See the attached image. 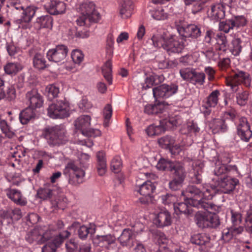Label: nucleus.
Returning a JSON list of instances; mask_svg holds the SVG:
<instances>
[{"instance_id": "nucleus-1", "label": "nucleus", "mask_w": 252, "mask_h": 252, "mask_svg": "<svg viewBox=\"0 0 252 252\" xmlns=\"http://www.w3.org/2000/svg\"><path fill=\"white\" fill-rule=\"evenodd\" d=\"M218 189L209 186L203 187L200 190L197 186L189 185L185 191L182 192L184 196L187 197L185 202H180L174 204V209L177 215L188 214L191 213V206L198 209L216 210L217 205L209 200L213 198V195Z\"/></svg>"}, {"instance_id": "nucleus-2", "label": "nucleus", "mask_w": 252, "mask_h": 252, "mask_svg": "<svg viewBox=\"0 0 252 252\" xmlns=\"http://www.w3.org/2000/svg\"><path fill=\"white\" fill-rule=\"evenodd\" d=\"M221 118L225 120H228L235 122L238 119L237 124H236L237 134L241 140L245 142H249L252 137V131L247 119L245 117H239V114L236 110L232 107L226 108L221 114Z\"/></svg>"}, {"instance_id": "nucleus-3", "label": "nucleus", "mask_w": 252, "mask_h": 252, "mask_svg": "<svg viewBox=\"0 0 252 252\" xmlns=\"http://www.w3.org/2000/svg\"><path fill=\"white\" fill-rule=\"evenodd\" d=\"M151 41L155 47H162L169 54L181 53L186 46L183 38L173 35L169 37L154 36Z\"/></svg>"}, {"instance_id": "nucleus-4", "label": "nucleus", "mask_w": 252, "mask_h": 252, "mask_svg": "<svg viewBox=\"0 0 252 252\" xmlns=\"http://www.w3.org/2000/svg\"><path fill=\"white\" fill-rule=\"evenodd\" d=\"M78 11L81 16L77 19L76 22L79 26H89L92 23L97 22L100 17L99 13L95 9L94 3L91 1L80 4Z\"/></svg>"}, {"instance_id": "nucleus-5", "label": "nucleus", "mask_w": 252, "mask_h": 252, "mask_svg": "<svg viewBox=\"0 0 252 252\" xmlns=\"http://www.w3.org/2000/svg\"><path fill=\"white\" fill-rule=\"evenodd\" d=\"M251 82V77L249 72L238 69L225 77L226 85L230 87L234 92L239 90V86L241 84L247 88L250 87Z\"/></svg>"}, {"instance_id": "nucleus-6", "label": "nucleus", "mask_w": 252, "mask_h": 252, "mask_svg": "<svg viewBox=\"0 0 252 252\" xmlns=\"http://www.w3.org/2000/svg\"><path fill=\"white\" fill-rule=\"evenodd\" d=\"M42 135L52 146L64 144L68 140L66 131L61 126L46 127L43 130Z\"/></svg>"}, {"instance_id": "nucleus-7", "label": "nucleus", "mask_w": 252, "mask_h": 252, "mask_svg": "<svg viewBox=\"0 0 252 252\" xmlns=\"http://www.w3.org/2000/svg\"><path fill=\"white\" fill-rule=\"evenodd\" d=\"M81 162L71 161L65 166L63 173L68 177V183L73 186H78L85 182V171Z\"/></svg>"}, {"instance_id": "nucleus-8", "label": "nucleus", "mask_w": 252, "mask_h": 252, "mask_svg": "<svg viewBox=\"0 0 252 252\" xmlns=\"http://www.w3.org/2000/svg\"><path fill=\"white\" fill-rule=\"evenodd\" d=\"M216 210L210 209H205L207 212H198L195 216V221L197 225L201 228H216L220 224V221L218 215L211 211H218L220 208L217 206Z\"/></svg>"}, {"instance_id": "nucleus-9", "label": "nucleus", "mask_w": 252, "mask_h": 252, "mask_svg": "<svg viewBox=\"0 0 252 252\" xmlns=\"http://www.w3.org/2000/svg\"><path fill=\"white\" fill-rule=\"evenodd\" d=\"M69 106L65 99L57 100L49 105L47 115L52 119H62L67 117L69 115Z\"/></svg>"}, {"instance_id": "nucleus-10", "label": "nucleus", "mask_w": 252, "mask_h": 252, "mask_svg": "<svg viewBox=\"0 0 252 252\" xmlns=\"http://www.w3.org/2000/svg\"><path fill=\"white\" fill-rule=\"evenodd\" d=\"M180 73L184 80L194 85L200 86L205 83L206 76L202 72L197 71L193 69L185 68L180 70Z\"/></svg>"}, {"instance_id": "nucleus-11", "label": "nucleus", "mask_w": 252, "mask_h": 252, "mask_svg": "<svg viewBox=\"0 0 252 252\" xmlns=\"http://www.w3.org/2000/svg\"><path fill=\"white\" fill-rule=\"evenodd\" d=\"M220 180H219L218 187L208 185V186L215 188L218 189L217 192L213 195V197L216 194L219 193L220 192L224 193H230L234 190L236 185L239 183L238 179L231 178L228 175L225 177H220ZM206 186H207V185H205L203 187Z\"/></svg>"}, {"instance_id": "nucleus-12", "label": "nucleus", "mask_w": 252, "mask_h": 252, "mask_svg": "<svg viewBox=\"0 0 252 252\" xmlns=\"http://www.w3.org/2000/svg\"><path fill=\"white\" fill-rule=\"evenodd\" d=\"M220 95V91L216 90L213 91L203 100L201 111L204 117H208L211 114L213 108H214L218 103L219 96Z\"/></svg>"}, {"instance_id": "nucleus-13", "label": "nucleus", "mask_w": 252, "mask_h": 252, "mask_svg": "<svg viewBox=\"0 0 252 252\" xmlns=\"http://www.w3.org/2000/svg\"><path fill=\"white\" fill-rule=\"evenodd\" d=\"M68 52L67 46L59 44L49 49L46 54L48 60L56 63L63 62Z\"/></svg>"}, {"instance_id": "nucleus-14", "label": "nucleus", "mask_w": 252, "mask_h": 252, "mask_svg": "<svg viewBox=\"0 0 252 252\" xmlns=\"http://www.w3.org/2000/svg\"><path fill=\"white\" fill-rule=\"evenodd\" d=\"M216 43L220 45V49L225 48L227 44L225 36L222 33H217L213 30H207L205 33L203 43L211 46Z\"/></svg>"}, {"instance_id": "nucleus-15", "label": "nucleus", "mask_w": 252, "mask_h": 252, "mask_svg": "<svg viewBox=\"0 0 252 252\" xmlns=\"http://www.w3.org/2000/svg\"><path fill=\"white\" fill-rule=\"evenodd\" d=\"M38 9V8L34 5H31L23 9L20 18L16 20L19 27L25 29L29 28L30 23Z\"/></svg>"}, {"instance_id": "nucleus-16", "label": "nucleus", "mask_w": 252, "mask_h": 252, "mask_svg": "<svg viewBox=\"0 0 252 252\" xmlns=\"http://www.w3.org/2000/svg\"><path fill=\"white\" fill-rule=\"evenodd\" d=\"M168 107L166 109V113H162V116H159L161 119L159 121L165 128V130L168 128H171L173 126H177L182 123V119L180 116L176 114L169 115L167 110Z\"/></svg>"}, {"instance_id": "nucleus-17", "label": "nucleus", "mask_w": 252, "mask_h": 252, "mask_svg": "<svg viewBox=\"0 0 252 252\" xmlns=\"http://www.w3.org/2000/svg\"><path fill=\"white\" fill-rule=\"evenodd\" d=\"M171 174L172 180L169 183V188L172 190H179L182 188L186 177L185 169L183 166L178 167Z\"/></svg>"}, {"instance_id": "nucleus-18", "label": "nucleus", "mask_w": 252, "mask_h": 252, "mask_svg": "<svg viewBox=\"0 0 252 252\" xmlns=\"http://www.w3.org/2000/svg\"><path fill=\"white\" fill-rule=\"evenodd\" d=\"M177 29L179 34L184 37L196 39L201 35L200 25L189 24L186 27L178 26Z\"/></svg>"}, {"instance_id": "nucleus-19", "label": "nucleus", "mask_w": 252, "mask_h": 252, "mask_svg": "<svg viewBox=\"0 0 252 252\" xmlns=\"http://www.w3.org/2000/svg\"><path fill=\"white\" fill-rule=\"evenodd\" d=\"M70 235L67 230L60 232L52 240V242L46 244L42 249V252H56L57 248Z\"/></svg>"}, {"instance_id": "nucleus-20", "label": "nucleus", "mask_w": 252, "mask_h": 252, "mask_svg": "<svg viewBox=\"0 0 252 252\" xmlns=\"http://www.w3.org/2000/svg\"><path fill=\"white\" fill-rule=\"evenodd\" d=\"M214 170V174L219 177L218 180L220 177H225L228 175H233L237 173V167L236 165H224L216 162Z\"/></svg>"}, {"instance_id": "nucleus-21", "label": "nucleus", "mask_w": 252, "mask_h": 252, "mask_svg": "<svg viewBox=\"0 0 252 252\" xmlns=\"http://www.w3.org/2000/svg\"><path fill=\"white\" fill-rule=\"evenodd\" d=\"M205 121L214 134L224 133L228 130V126L222 118L221 119H213L211 121L208 116L205 117Z\"/></svg>"}, {"instance_id": "nucleus-22", "label": "nucleus", "mask_w": 252, "mask_h": 252, "mask_svg": "<svg viewBox=\"0 0 252 252\" xmlns=\"http://www.w3.org/2000/svg\"><path fill=\"white\" fill-rule=\"evenodd\" d=\"M26 98L29 106L34 110L43 106V96L36 90H32L27 93Z\"/></svg>"}, {"instance_id": "nucleus-23", "label": "nucleus", "mask_w": 252, "mask_h": 252, "mask_svg": "<svg viewBox=\"0 0 252 252\" xmlns=\"http://www.w3.org/2000/svg\"><path fill=\"white\" fill-rule=\"evenodd\" d=\"M37 195L38 198L43 200H50L52 207L54 209L60 208L59 202L55 198L54 192L52 189L48 188H41L38 189Z\"/></svg>"}, {"instance_id": "nucleus-24", "label": "nucleus", "mask_w": 252, "mask_h": 252, "mask_svg": "<svg viewBox=\"0 0 252 252\" xmlns=\"http://www.w3.org/2000/svg\"><path fill=\"white\" fill-rule=\"evenodd\" d=\"M45 7L49 14L54 15L63 14L65 12L66 9L65 3L60 0L49 1Z\"/></svg>"}, {"instance_id": "nucleus-25", "label": "nucleus", "mask_w": 252, "mask_h": 252, "mask_svg": "<svg viewBox=\"0 0 252 252\" xmlns=\"http://www.w3.org/2000/svg\"><path fill=\"white\" fill-rule=\"evenodd\" d=\"M156 189V187L154 183L150 181L144 182L140 185L138 189L139 193L145 196L144 198H140V201L142 203L145 204L148 202L149 197Z\"/></svg>"}, {"instance_id": "nucleus-26", "label": "nucleus", "mask_w": 252, "mask_h": 252, "mask_svg": "<svg viewBox=\"0 0 252 252\" xmlns=\"http://www.w3.org/2000/svg\"><path fill=\"white\" fill-rule=\"evenodd\" d=\"M175 141V140L173 137L166 135L159 138L158 143L162 148L169 149L172 154L175 155L179 154L181 149L179 147L174 146Z\"/></svg>"}, {"instance_id": "nucleus-27", "label": "nucleus", "mask_w": 252, "mask_h": 252, "mask_svg": "<svg viewBox=\"0 0 252 252\" xmlns=\"http://www.w3.org/2000/svg\"><path fill=\"white\" fill-rule=\"evenodd\" d=\"M91 117L88 115H82L80 116L75 122L76 128L81 131L83 134L89 135L91 132Z\"/></svg>"}, {"instance_id": "nucleus-28", "label": "nucleus", "mask_w": 252, "mask_h": 252, "mask_svg": "<svg viewBox=\"0 0 252 252\" xmlns=\"http://www.w3.org/2000/svg\"><path fill=\"white\" fill-rule=\"evenodd\" d=\"M135 240L133 232L129 228L124 229L118 238V241L122 246L128 248L134 246Z\"/></svg>"}, {"instance_id": "nucleus-29", "label": "nucleus", "mask_w": 252, "mask_h": 252, "mask_svg": "<svg viewBox=\"0 0 252 252\" xmlns=\"http://www.w3.org/2000/svg\"><path fill=\"white\" fill-rule=\"evenodd\" d=\"M208 14L210 18L218 21L225 16V11L223 4L217 3L212 5L211 9L208 11Z\"/></svg>"}, {"instance_id": "nucleus-30", "label": "nucleus", "mask_w": 252, "mask_h": 252, "mask_svg": "<svg viewBox=\"0 0 252 252\" xmlns=\"http://www.w3.org/2000/svg\"><path fill=\"white\" fill-rule=\"evenodd\" d=\"M96 164L97 172L99 176L105 174L107 169V162L106 155L104 151H100L96 153Z\"/></svg>"}, {"instance_id": "nucleus-31", "label": "nucleus", "mask_w": 252, "mask_h": 252, "mask_svg": "<svg viewBox=\"0 0 252 252\" xmlns=\"http://www.w3.org/2000/svg\"><path fill=\"white\" fill-rule=\"evenodd\" d=\"M167 105H165L163 102H157L155 104H148L145 106L144 112L148 114L162 115L166 113Z\"/></svg>"}, {"instance_id": "nucleus-32", "label": "nucleus", "mask_w": 252, "mask_h": 252, "mask_svg": "<svg viewBox=\"0 0 252 252\" xmlns=\"http://www.w3.org/2000/svg\"><path fill=\"white\" fill-rule=\"evenodd\" d=\"M182 165L179 162H173L164 158H161L157 164V168L162 171H169L171 173L177 169L181 167Z\"/></svg>"}, {"instance_id": "nucleus-33", "label": "nucleus", "mask_w": 252, "mask_h": 252, "mask_svg": "<svg viewBox=\"0 0 252 252\" xmlns=\"http://www.w3.org/2000/svg\"><path fill=\"white\" fill-rule=\"evenodd\" d=\"M155 223L158 227H163L171 225L172 218L167 211L159 212L154 220Z\"/></svg>"}, {"instance_id": "nucleus-34", "label": "nucleus", "mask_w": 252, "mask_h": 252, "mask_svg": "<svg viewBox=\"0 0 252 252\" xmlns=\"http://www.w3.org/2000/svg\"><path fill=\"white\" fill-rule=\"evenodd\" d=\"M7 197L15 203L24 206L27 204V200L23 197L21 192L16 189H8L6 190Z\"/></svg>"}, {"instance_id": "nucleus-35", "label": "nucleus", "mask_w": 252, "mask_h": 252, "mask_svg": "<svg viewBox=\"0 0 252 252\" xmlns=\"http://www.w3.org/2000/svg\"><path fill=\"white\" fill-rule=\"evenodd\" d=\"M243 229L241 227H230L224 229L222 232L221 238L225 242H229L233 237L241 234Z\"/></svg>"}, {"instance_id": "nucleus-36", "label": "nucleus", "mask_w": 252, "mask_h": 252, "mask_svg": "<svg viewBox=\"0 0 252 252\" xmlns=\"http://www.w3.org/2000/svg\"><path fill=\"white\" fill-rule=\"evenodd\" d=\"M42 238L41 228L36 227L27 234L26 240L30 243L42 244Z\"/></svg>"}, {"instance_id": "nucleus-37", "label": "nucleus", "mask_w": 252, "mask_h": 252, "mask_svg": "<svg viewBox=\"0 0 252 252\" xmlns=\"http://www.w3.org/2000/svg\"><path fill=\"white\" fill-rule=\"evenodd\" d=\"M134 9L133 1L131 0H125L122 3L120 9V14L123 18L130 17Z\"/></svg>"}, {"instance_id": "nucleus-38", "label": "nucleus", "mask_w": 252, "mask_h": 252, "mask_svg": "<svg viewBox=\"0 0 252 252\" xmlns=\"http://www.w3.org/2000/svg\"><path fill=\"white\" fill-rule=\"evenodd\" d=\"M210 240V237L205 234H194L190 238L191 243L200 246L207 245L209 243Z\"/></svg>"}, {"instance_id": "nucleus-39", "label": "nucleus", "mask_w": 252, "mask_h": 252, "mask_svg": "<svg viewBox=\"0 0 252 252\" xmlns=\"http://www.w3.org/2000/svg\"><path fill=\"white\" fill-rule=\"evenodd\" d=\"M34 109L28 107L23 110L19 114V120L23 125L27 124L30 120L34 118L35 113Z\"/></svg>"}, {"instance_id": "nucleus-40", "label": "nucleus", "mask_w": 252, "mask_h": 252, "mask_svg": "<svg viewBox=\"0 0 252 252\" xmlns=\"http://www.w3.org/2000/svg\"><path fill=\"white\" fill-rule=\"evenodd\" d=\"M95 232V229L94 227L87 226L86 225L81 226L77 230L78 237L82 240H86L89 235H92Z\"/></svg>"}, {"instance_id": "nucleus-41", "label": "nucleus", "mask_w": 252, "mask_h": 252, "mask_svg": "<svg viewBox=\"0 0 252 252\" xmlns=\"http://www.w3.org/2000/svg\"><path fill=\"white\" fill-rule=\"evenodd\" d=\"M230 62L229 58H223L218 62L219 69L226 73V75L223 74L224 77L229 75L234 71L231 68Z\"/></svg>"}, {"instance_id": "nucleus-42", "label": "nucleus", "mask_w": 252, "mask_h": 252, "mask_svg": "<svg viewBox=\"0 0 252 252\" xmlns=\"http://www.w3.org/2000/svg\"><path fill=\"white\" fill-rule=\"evenodd\" d=\"M112 65L111 61L108 60L102 67V74L109 85H111L113 81L112 77Z\"/></svg>"}, {"instance_id": "nucleus-43", "label": "nucleus", "mask_w": 252, "mask_h": 252, "mask_svg": "<svg viewBox=\"0 0 252 252\" xmlns=\"http://www.w3.org/2000/svg\"><path fill=\"white\" fill-rule=\"evenodd\" d=\"M22 68V65L18 63H7L4 66L5 72L9 75H15Z\"/></svg>"}, {"instance_id": "nucleus-44", "label": "nucleus", "mask_w": 252, "mask_h": 252, "mask_svg": "<svg viewBox=\"0 0 252 252\" xmlns=\"http://www.w3.org/2000/svg\"><path fill=\"white\" fill-rule=\"evenodd\" d=\"M231 221L232 227H241L244 229V225L242 223V216L240 213L231 210Z\"/></svg>"}, {"instance_id": "nucleus-45", "label": "nucleus", "mask_w": 252, "mask_h": 252, "mask_svg": "<svg viewBox=\"0 0 252 252\" xmlns=\"http://www.w3.org/2000/svg\"><path fill=\"white\" fill-rule=\"evenodd\" d=\"M60 92L59 87L54 84L47 86L45 89V95L49 100H52L57 97Z\"/></svg>"}, {"instance_id": "nucleus-46", "label": "nucleus", "mask_w": 252, "mask_h": 252, "mask_svg": "<svg viewBox=\"0 0 252 252\" xmlns=\"http://www.w3.org/2000/svg\"><path fill=\"white\" fill-rule=\"evenodd\" d=\"M153 93L154 96L156 99L159 98L164 99L168 98V96H167V93L166 89V84H162L153 88Z\"/></svg>"}, {"instance_id": "nucleus-47", "label": "nucleus", "mask_w": 252, "mask_h": 252, "mask_svg": "<svg viewBox=\"0 0 252 252\" xmlns=\"http://www.w3.org/2000/svg\"><path fill=\"white\" fill-rule=\"evenodd\" d=\"M40 156L42 158V159H38L35 168L32 169V172L34 174H38L43 167L44 161H46L51 158L48 153L43 151L40 152Z\"/></svg>"}, {"instance_id": "nucleus-48", "label": "nucleus", "mask_w": 252, "mask_h": 252, "mask_svg": "<svg viewBox=\"0 0 252 252\" xmlns=\"http://www.w3.org/2000/svg\"><path fill=\"white\" fill-rule=\"evenodd\" d=\"M53 19L50 15H45L38 17L36 19V24L39 28H50L52 27Z\"/></svg>"}, {"instance_id": "nucleus-49", "label": "nucleus", "mask_w": 252, "mask_h": 252, "mask_svg": "<svg viewBox=\"0 0 252 252\" xmlns=\"http://www.w3.org/2000/svg\"><path fill=\"white\" fill-rule=\"evenodd\" d=\"M33 64L34 67L39 70L44 69L47 67L45 59L40 54H35L33 59Z\"/></svg>"}, {"instance_id": "nucleus-50", "label": "nucleus", "mask_w": 252, "mask_h": 252, "mask_svg": "<svg viewBox=\"0 0 252 252\" xmlns=\"http://www.w3.org/2000/svg\"><path fill=\"white\" fill-rule=\"evenodd\" d=\"M165 128L160 124V125L155 126L151 125L149 126L146 129V132L150 136L158 135L165 131Z\"/></svg>"}, {"instance_id": "nucleus-51", "label": "nucleus", "mask_w": 252, "mask_h": 252, "mask_svg": "<svg viewBox=\"0 0 252 252\" xmlns=\"http://www.w3.org/2000/svg\"><path fill=\"white\" fill-rule=\"evenodd\" d=\"M250 93L247 90H243L242 92H238L236 94L237 103L240 106H245L247 104Z\"/></svg>"}, {"instance_id": "nucleus-52", "label": "nucleus", "mask_w": 252, "mask_h": 252, "mask_svg": "<svg viewBox=\"0 0 252 252\" xmlns=\"http://www.w3.org/2000/svg\"><path fill=\"white\" fill-rule=\"evenodd\" d=\"M162 79V76H158L157 75H150L147 77L145 80V86L143 87L147 88H151L153 86L158 84V82H160Z\"/></svg>"}, {"instance_id": "nucleus-53", "label": "nucleus", "mask_w": 252, "mask_h": 252, "mask_svg": "<svg viewBox=\"0 0 252 252\" xmlns=\"http://www.w3.org/2000/svg\"><path fill=\"white\" fill-rule=\"evenodd\" d=\"M234 28L233 22L230 19H226L225 21L220 22L219 24V29L225 33H228Z\"/></svg>"}, {"instance_id": "nucleus-54", "label": "nucleus", "mask_w": 252, "mask_h": 252, "mask_svg": "<svg viewBox=\"0 0 252 252\" xmlns=\"http://www.w3.org/2000/svg\"><path fill=\"white\" fill-rule=\"evenodd\" d=\"M231 19L233 23L234 28L236 29L246 26L248 23L247 19L243 15L233 16Z\"/></svg>"}, {"instance_id": "nucleus-55", "label": "nucleus", "mask_w": 252, "mask_h": 252, "mask_svg": "<svg viewBox=\"0 0 252 252\" xmlns=\"http://www.w3.org/2000/svg\"><path fill=\"white\" fill-rule=\"evenodd\" d=\"M241 40L239 38H235L232 41V45L230 51L232 54L236 56H238L242 51Z\"/></svg>"}, {"instance_id": "nucleus-56", "label": "nucleus", "mask_w": 252, "mask_h": 252, "mask_svg": "<svg viewBox=\"0 0 252 252\" xmlns=\"http://www.w3.org/2000/svg\"><path fill=\"white\" fill-rule=\"evenodd\" d=\"M122 163L120 158L118 156L115 157L112 160L110 164L111 170L115 173L120 171Z\"/></svg>"}, {"instance_id": "nucleus-57", "label": "nucleus", "mask_w": 252, "mask_h": 252, "mask_svg": "<svg viewBox=\"0 0 252 252\" xmlns=\"http://www.w3.org/2000/svg\"><path fill=\"white\" fill-rule=\"evenodd\" d=\"M112 108L110 104H107L103 110L104 118V126L106 127L109 125V121L112 117Z\"/></svg>"}, {"instance_id": "nucleus-58", "label": "nucleus", "mask_w": 252, "mask_h": 252, "mask_svg": "<svg viewBox=\"0 0 252 252\" xmlns=\"http://www.w3.org/2000/svg\"><path fill=\"white\" fill-rule=\"evenodd\" d=\"M160 199L164 205H169L172 204L173 206H174V204H175L177 200V197L175 195L167 193L165 195L161 196Z\"/></svg>"}, {"instance_id": "nucleus-59", "label": "nucleus", "mask_w": 252, "mask_h": 252, "mask_svg": "<svg viewBox=\"0 0 252 252\" xmlns=\"http://www.w3.org/2000/svg\"><path fill=\"white\" fill-rule=\"evenodd\" d=\"M0 128L2 132L9 137H11L14 134L11 128L8 125L7 122L4 120H1L0 121Z\"/></svg>"}, {"instance_id": "nucleus-60", "label": "nucleus", "mask_w": 252, "mask_h": 252, "mask_svg": "<svg viewBox=\"0 0 252 252\" xmlns=\"http://www.w3.org/2000/svg\"><path fill=\"white\" fill-rule=\"evenodd\" d=\"M202 52L209 60L216 61L219 57L218 52L214 51L211 47H210L207 50H204Z\"/></svg>"}, {"instance_id": "nucleus-61", "label": "nucleus", "mask_w": 252, "mask_h": 252, "mask_svg": "<svg viewBox=\"0 0 252 252\" xmlns=\"http://www.w3.org/2000/svg\"><path fill=\"white\" fill-rule=\"evenodd\" d=\"M243 225L244 227H245L248 231L252 233V209H249L247 211L245 223Z\"/></svg>"}, {"instance_id": "nucleus-62", "label": "nucleus", "mask_w": 252, "mask_h": 252, "mask_svg": "<svg viewBox=\"0 0 252 252\" xmlns=\"http://www.w3.org/2000/svg\"><path fill=\"white\" fill-rule=\"evenodd\" d=\"M71 58L75 63L79 64L83 60L84 55L80 50H74L71 53Z\"/></svg>"}, {"instance_id": "nucleus-63", "label": "nucleus", "mask_w": 252, "mask_h": 252, "mask_svg": "<svg viewBox=\"0 0 252 252\" xmlns=\"http://www.w3.org/2000/svg\"><path fill=\"white\" fill-rule=\"evenodd\" d=\"M98 240L100 243H104V245H109L115 242V238L111 235L98 236Z\"/></svg>"}, {"instance_id": "nucleus-64", "label": "nucleus", "mask_w": 252, "mask_h": 252, "mask_svg": "<svg viewBox=\"0 0 252 252\" xmlns=\"http://www.w3.org/2000/svg\"><path fill=\"white\" fill-rule=\"evenodd\" d=\"M231 161L230 155L228 153L224 152L221 153L218 157L217 162L221 164L227 165Z\"/></svg>"}]
</instances>
